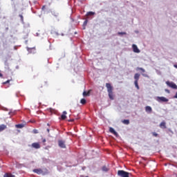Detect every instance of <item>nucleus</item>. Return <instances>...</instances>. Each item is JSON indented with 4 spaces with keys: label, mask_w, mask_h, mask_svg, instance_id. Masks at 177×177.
<instances>
[{
    "label": "nucleus",
    "mask_w": 177,
    "mask_h": 177,
    "mask_svg": "<svg viewBox=\"0 0 177 177\" xmlns=\"http://www.w3.org/2000/svg\"><path fill=\"white\" fill-rule=\"evenodd\" d=\"M106 88L107 89L108 92V96L111 100H114V93L113 92V86H111V84L106 83Z\"/></svg>",
    "instance_id": "f257e3e1"
},
{
    "label": "nucleus",
    "mask_w": 177,
    "mask_h": 177,
    "mask_svg": "<svg viewBox=\"0 0 177 177\" xmlns=\"http://www.w3.org/2000/svg\"><path fill=\"white\" fill-rule=\"evenodd\" d=\"M118 176H121V177H129V173L124 170H119L118 171Z\"/></svg>",
    "instance_id": "f03ea898"
},
{
    "label": "nucleus",
    "mask_w": 177,
    "mask_h": 177,
    "mask_svg": "<svg viewBox=\"0 0 177 177\" xmlns=\"http://www.w3.org/2000/svg\"><path fill=\"white\" fill-rule=\"evenodd\" d=\"M166 84L167 86H169V88H172V89H176L177 88V85L174 83V82H166Z\"/></svg>",
    "instance_id": "7ed1b4c3"
},
{
    "label": "nucleus",
    "mask_w": 177,
    "mask_h": 177,
    "mask_svg": "<svg viewBox=\"0 0 177 177\" xmlns=\"http://www.w3.org/2000/svg\"><path fill=\"white\" fill-rule=\"evenodd\" d=\"M156 100L159 103H161V102H169V100L167 97H156Z\"/></svg>",
    "instance_id": "20e7f679"
},
{
    "label": "nucleus",
    "mask_w": 177,
    "mask_h": 177,
    "mask_svg": "<svg viewBox=\"0 0 177 177\" xmlns=\"http://www.w3.org/2000/svg\"><path fill=\"white\" fill-rule=\"evenodd\" d=\"M132 48H133V51L134 52V53H140V50H139V48H138V46H136V44H133Z\"/></svg>",
    "instance_id": "39448f33"
},
{
    "label": "nucleus",
    "mask_w": 177,
    "mask_h": 177,
    "mask_svg": "<svg viewBox=\"0 0 177 177\" xmlns=\"http://www.w3.org/2000/svg\"><path fill=\"white\" fill-rule=\"evenodd\" d=\"M58 145H59V147H61L62 149H66V144L64 143V141L59 140Z\"/></svg>",
    "instance_id": "423d86ee"
},
{
    "label": "nucleus",
    "mask_w": 177,
    "mask_h": 177,
    "mask_svg": "<svg viewBox=\"0 0 177 177\" xmlns=\"http://www.w3.org/2000/svg\"><path fill=\"white\" fill-rule=\"evenodd\" d=\"M31 146L33 147V149H41L39 142H33Z\"/></svg>",
    "instance_id": "0eeeda50"
},
{
    "label": "nucleus",
    "mask_w": 177,
    "mask_h": 177,
    "mask_svg": "<svg viewBox=\"0 0 177 177\" xmlns=\"http://www.w3.org/2000/svg\"><path fill=\"white\" fill-rule=\"evenodd\" d=\"M33 172H35V174H37V175H41V174H44V171H42L41 169H33Z\"/></svg>",
    "instance_id": "6e6552de"
},
{
    "label": "nucleus",
    "mask_w": 177,
    "mask_h": 177,
    "mask_svg": "<svg viewBox=\"0 0 177 177\" xmlns=\"http://www.w3.org/2000/svg\"><path fill=\"white\" fill-rule=\"evenodd\" d=\"M160 128H161V129H167V122H162L160 124H159Z\"/></svg>",
    "instance_id": "1a4fd4ad"
},
{
    "label": "nucleus",
    "mask_w": 177,
    "mask_h": 177,
    "mask_svg": "<svg viewBox=\"0 0 177 177\" xmlns=\"http://www.w3.org/2000/svg\"><path fill=\"white\" fill-rule=\"evenodd\" d=\"M139 78H140V74L139 73H136L134 75V82H139Z\"/></svg>",
    "instance_id": "9d476101"
},
{
    "label": "nucleus",
    "mask_w": 177,
    "mask_h": 177,
    "mask_svg": "<svg viewBox=\"0 0 177 177\" xmlns=\"http://www.w3.org/2000/svg\"><path fill=\"white\" fill-rule=\"evenodd\" d=\"M109 132H111V133H113L115 136L118 135L117 131H115V130H114L113 127L109 128Z\"/></svg>",
    "instance_id": "9b49d317"
},
{
    "label": "nucleus",
    "mask_w": 177,
    "mask_h": 177,
    "mask_svg": "<svg viewBox=\"0 0 177 177\" xmlns=\"http://www.w3.org/2000/svg\"><path fill=\"white\" fill-rule=\"evenodd\" d=\"M145 111H147V113H151V111H153V109L151 108V106H147L145 107Z\"/></svg>",
    "instance_id": "f8f14e48"
},
{
    "label": "nucleus",
    "mask_w": 177,
    "mask_h": 177,
    "mask_svg": "<svg viewBox=\"0 0 177 177\" xmlns=\"http://www.w3.org/2000/svg\"><path fill=\"white\" fill-rule=\"evenodd\" d=\"M66 114H67V112L64 111L63 112V114L61 115L62 120H66V118H67V116L66 115Z\"/></svg>",
    "instance_id": "ddd939ff"
},
{
    "label": "nucleus",
    "mask_w": 177,
    "mask_h": 177,
    "mask_svg": "<svg viewBox=\"0 0 177 177\" xmlns=\"http://www.w3.org/2000/svg\"><path fill=\"white\" fill-rule=\"evenodd\" d=\"M91 95V90L88 91H84L83 92V96H89Z\"/></svg>",
    "instance_id": "4468645a"
},
{
    "label": "nucleus",
    "mask_w": 177,
    "mask_h": 177,
    "mask_svg": "<svg viewBox=\"0 0 177 177\" xmlns=\"http://www.w3.org/2000/svg\"><path fill=\"white\" fill-rule=\"evenodd\" d=\"M4 129H6V125L1 124L0 125V132H2V131H4Z\"/></svg>",
    "instance_id": "2eb2a0df"
},
{
    "label": "nucleus",
    "mask_w": 177,
    "mask_h": 177,
    "mask_svg": "<svg viewBox=\"0 0 177 177\" xmlns=\"http://www.w3.org/2000/svg\"><path fill=\"white\" fill-rule=\"evenodd\" d=\"M3 177H15V175H12L10 173H6L4 174Z\"/></svg>",
    "instance_id": "dca6fc26"
},
{
    "label": "nucleus",
    "mask_w": 177,
    "mask_h": 177,
    "mask_svg": "<svg viewBox=\"0 0 177 177\" xmlns=\"http://www.w3.org/2000/svg\"><path fill=\"white\" fill-rule=\"evenodd\" d=\"M15 127H16V128L21 129V128H24V124H16Z\"/></svg>",
    "instance_id": "f3484780"
},
{
    "label": "nucleus",
    "mask_w": 177,
    "mask_h": 177,
    "mask_svg": "<svg viewBox=\"0 0 177 177\" xmlns=\"http://www.w3.org/2000/svg\"><path fill=\"white\" fill-rule=\"evenodd\" d=\"M87 24H88V20H85L83 23V30H85V27H86Z\"/></svg>",
    "instance_id": "a211bd4d"
},
{
    "label": "nucleus",
    "mask_w": 177,
    "mask_h": 177,
    "mask_svg": "<svg viewBox=\"0 0 177 177\" xmlns=\"http://www.w3.org/2000/svg\"><path fill=\"white\" fill-rule=\"evenodd\" d=\"M123 124H124L125 125H129V120H124L122 121Z\"/></svg>",
    "instance_id": "6ab92c4d"
},
{
    "label": "nucleus",
    "mask_w": 177,
    "mask_h": 177,
    "mask_svg": "<svg viewBox=\"0 0 177 177\" xmlns=\"http://www.w3.org/2000/svg\"><path fill=\"white\" fill-rule=\"evenodd\" d=\"M80 103L82 104H86V100H85L84 98H82L81 100H80Z\"/></svg>",
    "instance_id": "aec40b11"
},
{
    "label": "nucleus",
    "mask_w": 177,
    "mask_h": 177,
    "mask_svg": "<svg viewBox=\"0 0 177 177\" xmlns=\"http://www.w3.org/2000/svg\"><path fill=\"white\" fill-rule=\"evenodd\" d=\"M102 171L104 172H108L109 168L107 167H106V166H104V167H102Z\"/></svg>",
    "instance_id": "412c9836"
},
{
    "label": "nucleus",
    "mask_w": 177,
    "mask_h": 177,
    "mask_svg": "<svg viewBox=\"0 0 177 177\" xmlns=\"http://www.w3.org/2000/svg\"><path fill=\"white\" fill-rule=\"evenodd\" d=\"M136 70L137 71H142V73H145L146 71L145 69H143V68H139V67H138Z\"/></svg>",
    "instance_id": "4be33fe9"
},
{
    "label": "nucleus",
    "mask_w": 177,
    "mask_h": 177,
    "mask_svg": "<svg viewBox=\"0 0 177 177\" xmlns=\"http://www.w3.org/2000/svg\"><path fill=\"white\" fill-rule=\"evenodd\" d=\"M134 84H135L136 88L138 90H139V89H140V87H139L138 82H134Z\"/></svg>",
    "instance_id": "5701e85b"
},
{
    "label": "nucleus",
    "mask_w": 177,
    "mask_h": 177,
    "mask_svg": "<svg viewBox=\"0 0 177 177\" xmlns=\"http://www.w3.org/2000/svg\"><path fill=\"white\" fill-rule=\"evenodd\" d=\"M118 35H127V32H118Z\"/></svg>",
    "instance_id": "b1692460"
},
{
    "label": "nucleus",
    "mask_w": 177,
    "mask_h": 177,
    "mask_svg": "<svg viewBox=\"0 0 177 177\" xmlns=\"http://www.w3.org/2000/svg\"><path fill=\"white\" fill-rule=\"evenodd\" d=\"M93 15H95V12H87V16H93Z\"/></svg>",
    "instance_id": "393cba45"
},
{
    "label": "nucleus",
    "mask_w": 177,
    "mask_h": 177,
    "mask_svg": "<svg viewBox=\"0 0 177 177\" xmlns=\"http://www.w3.org/2000/svg\"><path fill=\"white\" fill-rule=\"evenodd\" d=\"M152 135H153V136H155V138H157V136H158V134L156 132H153Z\"/></svg>",
    "instance_id": "a878e982"
},
{
    "label": "nucleus",
    "mask_w": 177,
    "mask_h": 177,
    "mask_svg": "<svg viewBox=\"0 0 177 177\" xmlns=\"http://www.w3.org/2000/svg\"><path fill=\"white\" fill-rule=\"evenodd\" d=\"M165 91L167 92V93H171V91H169V90L167 88H165Z\"/></svg>",
    "instance_id": "bb28decb"
},
{
    "label": "nucleus",
    "mask_w": 177,
    "mask_h": 177,
    "mask_svg": "<svg viewBox=\"0 0 177 177\" xmlns=\"http://www.w3.org/2000/svg\"><path fill=\"white\" fill-rule=\"evenodd\" d=\"M33 133H38V130L33 129Z\"/></svg>",
    "instance_id": "cd10ccee"
},
{
    "label": "nucleus",
    "mask_w": 177,
    "mask_h": 177,
    "mask_svg": "<svg viewBox=\"0 0 177 177\" xmlns=\"http://www.w3.org/2000/svg\"><path fill=\"white\" fill-rule=\"evenodd\" d=\"M46 142V139L43 138V139H42V142H43V143H45Z\"/></svg>",
    "instance_id": "c85d7f7f"
},
{
    "label": "nucleus",
    "mask_w": 177,
    "mask_h": 177,
    "mask_svg": "<svg viewBox=\"0 0 177 177\" xmlns=\"http://www.w3.org/2000/svg\"><path fill=\"white\" fill-rule=\"evenodd\" d=\"M174 99H177V92L176 93V95L174 96Z\"/></svg>",
    "instance_id": "c756f323"
},
{
    "label": "nucleus",
    "mask_w": 177,
    "mask_h": 177,
    "mask_svg": "<svg viewBox=\"0 0 177 177\" xmlns=\"http://www.w3.org/2000/svg\"><path fill=\"white\" fill-rule=\"evenodd\" d=\"M9 82H10V80H7L4 84H9Z\"/></svg>",
    "instance_id": "7c9ffc66"
},
{
    "label": "nucleus",
    "mask_w": 177,
    "mask_h": 177,
    "mask_svg": "<svg viewBox=\"0 0 177 177\" xmlns=\"http://www.w3.org/2000/svg\"><path fill=\"white\" fill-rule=\"evenodd\" d=\"M46 6H43V7H42V10H44V9H46Z\"/></svg>",
    "instance_id": "2f4dec72"
},
{
    "label": "nucleus",
    "mask_w": 177,
    "mask_h": 177,
    "mask_svg": "<svg viewBox=\"0 0 177 177\" xmlns=\"http://www.w3.org/2000/svg\"><path fill=\"white\" fill-rule=\"evenodd\" d=\"M19 16H20L21 20H23V15H19Z\"/></svg>",
    "instance_id": "473e14b6"
},
{
    "label": "nucleus",
    "mask_w": 177,
    "mask_h": 177,
    "mask_svg": "<svg viewBox=\"0 0 177 177\" xmlns=\"http://www.w3.org/2000/svg\"><path fill=\"white\" fill-rule=\"evenodd\" d=\"M47 132L49 133V132H50L49 129H47Z\"/></svg>",
    "instance_id": "72a5a7b5"
},
{
    "label": "nucleus",
    "mask_w": 177,
    "mask_h": 177,
    "mask_svg": "<svg viewBox=\"0 0 177 177\" xmlns=\"http://www.w3.org/2000/svg\"><path fill=\"white\" fill-rule=\"evenodd\" d=\"M0 77H3V75L2 73H0Z\"/></svg>",
    "instance_id": "f704fd0d"
},
{
    "label": "nucleus",
    "mask_w": 177,
    "mask_h": 177,
    "mask_svg": "<svg viewBox=\"0 0 177 177\" xmlns=\"http://www.w3.org/2000/svg\"><path fill=\"white\" fill-rule=\"evenodd\" d=\"M71 122H73V121H74V120H69Z\"/></svg>",
    "instance_id": "c9c22d12"
},
{
    "label": "nucleus",
    "mask_w": 177,
    "mask_h": 177,
    "mask_svg": "<svg viewBox=\"0 0 177 177\" xmlns=\"http://www.w3.org/2000/svg\"><path fill=\"white\" fill-rule=\"evenodd\" d=\"M175 68H177V65H174Z\"/></svg>",
    "instance_id": "e433bc0d"
},
{
    "label": "nucleus",
    "mask_w": 177,
    "mask_h": 177,
    "mask_svg": "<svg viewBox=\"0 0 177 177\" xmlns=\"http://www.w3.org/2000/svg\"><path fill=\"white\" fill-rule=\"evenodd\" d=\"M48 126H49V124H47Z\"/></svg>",
    "instance_id": "4c0bfd02"
},
{
    "label": "nucleus",
    "mask_w": 177,
    "mask_h": 177,
    "mask_svg": "<svg viewBox=\"0 0 177 177\" xmlns=\"http://www.w3.org/2000/svg\"><path fill=\"white\" fill-rule=\"evenodd\" d=\"M86 177H88V176H86Z\"/></svg>",
    "instance_id": "58836bf2"
}]
</instances>
